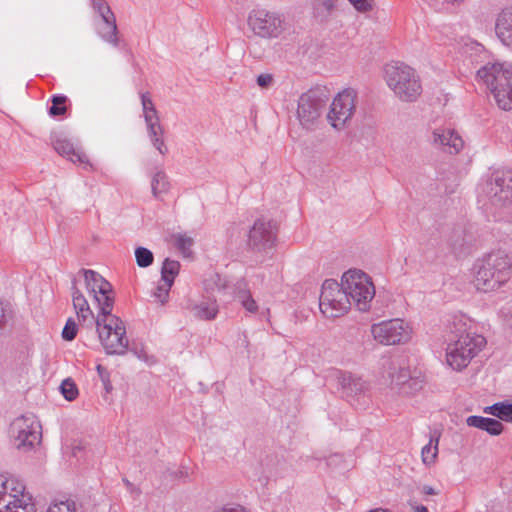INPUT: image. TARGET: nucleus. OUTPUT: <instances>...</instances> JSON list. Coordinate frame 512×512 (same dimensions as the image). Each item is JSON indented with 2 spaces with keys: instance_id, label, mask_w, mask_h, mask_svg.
I'll use <instances>...</instances> for the list:
<instances>
[{
  "instance_id": "21",
  "label": "nucleus",
  "mask_w": 512,
  "mask_h": 512,
  "mask_svg": "<svg viewBox=\"0 0 512 512\" xmlns=\"http://www.w3.org/2000/svg\"><path fill=\"white\" fill-rule=\"evenodd\" d=\"M187 309L192 315L200 320L210 321L216 318L219 312V306L216 299H203L199 302L190 303Z\"/></svg>"
},
{
  "instance_id": "48",
  "label": "nucleus",
  "mask_w": 512,
  "mask_h": 512,
  "mask_svg": "<svg viewBox=\"0 0 512 512\" xmlns=\"http://www.w3.org/2000/svg\"><path fill=\"white\" fill-rule=\"evenodd\" d=\"M419 489H420L421 494H423L424 496H432V495L439 494V491H437L434 487H432L430 485H423Z\"/></svg>"
},
{
  "instance_id": "15",
  "label": "nucleus",
  "mask_w": 512,
  "mask_h": 512,
  "mask_svg": "<svg viewBox=\"0 0 512 512\" xmlns=\"http://www.w3.org/2000/svg\"><path fill=\"white\" fill-rule=\"evenodd\" d=\"M374 339L383 345L405 344L411 339L412 329L402 319H391L371 326Z\"/></svg>"
},
{
  "instance_id": "7",
  "label": "nucleus",
  "mask_w": 512,
  "mask_h": 512,
  "mask_svg": "<svg viewBox=\"0 0 512 512\" xmlns=\"http://www.w3.org/2000/svg\"><path fill=\"white\" fill-rule=\"evenodd\" d=\"M351 304H354L359 311H367L375 296V287L370 277L361 270L350 269L346 271L341 279Z\"/></svg>"
},
{
  "instance_id": "18",
  "label": "nucleus",
  "mask_w": 512,
  "mask_h": 512,
  "mask_svg": "<svg viewBox=\"0 0 512 512\" xmlns=\"http://www.w3.org/2000/svg\"><path fill=\"white\" fill-rule=\"evenodd\" d=\"M431 144L449 154H457L464 147L462 137L450 128H435L431 132Z\"/></svg>"
},
{
  "instance_id": "13",
  "label": "nucleus",
  "mask_w": 512,
  "mask_h": 512,
  "mask_svg": "<svg viewBox=\"0 0 512 512\" xmlns=\"http://www.w3.org/2000/svg\"><path fill=\"white\" fill-rule=\"evenodd\" d=\"M94 26L97 35L106 43L118 48L121 44L116 17L106 0H91Z\"/></svg>"
},
{
  "instance_id": "41",
  "label": "nucleus",
  "mask_w": 512,
  "mask_h": 512,
  "mask_svg": "<svg viewBox=\"0 0 512 512\" xmlns=\"http://www.w3.org/2000/svg\"><path fill=\"white\" fill-rule=\"evenodd\" d=\"M79 392L71 378H66V401H73L77 398Z\"/></svg>"
},
{
  "instance_id": "34",
  "label": "nucleus",
  "mask_w": 512,
  "mask_h": 512,
  "mask_svg": "<svg viewBox=\"0 0 512 512\" xmlns=\"http://www.w3.org/2000/svg\"><path fill=\"white\" fill-rule=\"evenodd\" d=\"M176 248L184 257H189L192 253L191 248L194 244L192 237L185 233H178L173 236Z\"/></svg>"
},
{
  "instance_id": "4",
  "label": "nucleus",
  "mask_w": 512,
  "mask_h": 512,
  "mask_svg": "<svg viewBox=\"0 0 512 512\" xmlns=\"http://www.w3.org/2000/svg\"><path fill=\"white\" fill-rule=\"evenodd\" d=\"M384 78L396 97L404 102L415 101L422 92V86L416 71L403 62H391L385 65Z\"/></svg>"
},
{
  "instance_id": "54",
  "label": "nucleus",
  "mask_w": 512,
  "mask_h": 512,
  "mask_svg": "<svg viewBox=\"0 0 512 512\" xmlns=\"http://www.w3.org/2000/svg\"><path fill=\"white\" fill-rule=\"evenodd\" d=\"M448 4H455V3H461L464 0H444Z\"/></svg>"
},
{
  "instance_id": "3",
  "label": "nucleus",
  "mask_w": 512,
  "mask_h": 512,
  "mask_svg": "<svg viewBox=\"0 0 512 512\" xmlns=\"http://www.w3.org/2000/svg\"><path fill=\"white\" fill-rule=\"evenodd\" d=\"M477 80L493 94L499 108L512 109V65L507 62H488L476 72Z\"/></svg>"
},
{
  "instance_id": "37",
  "label": "nucleus",
  "mask_w": 512,
  "mask_h": 512,
  "mask_svg": "<svg viewBox=\"0 0 512 512\" xmlns=\"http://www.w3.org/2000/svg\"><path fill=\"white\" fill-rule=\"evenodd\" d=\"M135 258L137 265L141 268H146L150 266L154 260L153 253L145 247L136 248Z\"/></svg>"
},
{
  "instance_id": "51",
  "label": "nucleus",
  "mask_w": 512,
  "mask_h": 512,
  "mask_svg": "<svg viewBox=\"0 0 512 512\" xmlns=\"http://www.w3.org/2000/svg\"><path fill=\"white\" fill-rule=\"evenodd\" d=\"M414 512H428V509L423 505H416L414 507Z\"/></svg>"
},
{
  "instance_id": "47",
  "label": "nucleus",
  "mask_w": 512,
  "mask_h": 512,
  "mask_svg": "<svg viewBox=\"0 0 512 512\" xmlns=\"http://www.w3.org/2000/svg\"><path fill=\"white\" fill-rule=\"evenodd\" d=\"M273 77L271 74H260L257 77V84L262 88H267L271 85Z\"/></svg>"
},
{
  "instance_id": "45",
  "label": "nucleus",
  "mask_w": 512,
  "mask_h": 512,
  "mask_svg": "<svg viewBox=\"0 0 512 512\" xmlns=\"http://www.w3.org/2000/svg\"><path fill=\"white\" fill-rule=\"evenodd\" d=\"M66 512H85V510L81 502L66 499Z\"/></svg>"
},
{
  "instance_id": "49",
  "label": "nucleus",
  "mask_w": 512,
  "mask_h": 512,
  "mask_svg": "<svg viewBox=\"0 0 512 512\" xmlns=\"http://www.w3.org/2000/svg\"><path fill=\"white\" fill-rule=\"evenodd\" d=\"M496 411H497V403H494L493 405L487 406L483 409L484 413L490 414L495 417H496Z\"/></svg>"
},
{
  "instance_id": "6",
  "label": "nucleus",
  "mask_w": 512,
  "mask_h": 512,
  "mask_svg": "<svg viewBox=\"0 0 512 512\" xmlns=\"http://www.w3.org/2000/svg\"><path fill=\"white\" fill-rule=\"evenodd\" d=\"M479 202L490 212L509 206L512 203V171H493L481 186Z\"/></svg>"
},
{
  "instance_id": "39",
  "label": "nucleus",
  "mask_w": 512,
  "mask_h": 512,
  "mask_svg": "<svg viewBox=\"0 0 512 512\" xmlns=\"http://www.w3.org/2000/svg\"><path fill=\"white\" fill-rule=\"evenodd\" d=\"M48 112L53 117L64 115V95H54L52 97V105Z\"/></svg>"
},
{
  "instance_id": "12",
  "label": "nucleus",
  "mask_w": 512,
  "mask_h": 512,
  "mask_svg": "<svg viewBox=\"0 0 512 512\" xmlns=\"http://www.w3.org/2000/svg\"><path fill=\"white\" fill-rule=\"evenodd\" d=\"M350 298L346 294L341 283L334 279L323 282L319 298V308L326 317H339L351 307Z\"/></svg>"
},
{
  "instance_id": "44",
  "label": "nucleus",
  "mask_w": 512,
  "mask_h": 512,
  "mask_svg": "<svg viewBox=\"0 0 512 512\" xmlns=\"http://www.w3.org/2000/svg\"><path fill=\"white\" fill-rule=\"evenodd\" d=\"M359 12H367L372 9L370 0H348Z\"/></svg>"
},
{
  "instance_id": "57",
  "label": "nucleus",
  "mask_w": 512,
  "mask_h": 512,
  "mask_svg": "<svg viewBox=\"0 0 512 512\" xmlns=\"http://www.w3.org/2000/svg\"><path fill=\"white\" fill-rule=\"evenodd\" d=\"M61 336L64 338V328L61 331Z\"/></svg>"
},
{
  "instance_id": "9",
  "label": "nucleus",
  "mask_w": 512,
  "mask_h": 512,
  "mask_svg": "<svg viewBox=\"0 0 512 512\" xmlns=\"http://www.w3.org/2000/svg\"><path fill=\"white\" fill-rule=\"evenodd\" d=\"M84 282L87 290L93 295L98 305V313H108L113 310L114 292L112 285L104 279L100 274L93 270H80L71 279V290L75 289V285Z\"/></svg>"
},
{
  "instance_id": "24",
  "label": "nucleus",
  "mask_w": 512,
  "mask_h": 512,
  "mask_svg": "<svg viewBox=\"0 0 512 512\" xmlns=\"http://www.w3.org/2000/svg\"><path fill=\"white\" fill-rule=\"evenodd\" d=\"M66 156L68 159L77 164L79 168L85 171H93L94 165L89 160V157L80 146H74L66 140Z\"/></svg>"
},
{
  "instance_id": "46",
  "label": "nucleus",
  "mask_w": 512,
  "mask_h": 512,
  "mask_svg": "<svg viewBox=\"0 0 512 512\" xmlns=\"http://www.w3.org/2000/svg\"><path fill=\"white\" fill-rule=\"evenodd\" d=\"M6 478L3 475H0V507L9 502V499H11L10 496H7L5 491H3V487L6 482Z\"/></svg>"
},
{
  "instance_id": "36",
  "label": "nucleus",
  "mask_w": 512,
  "mask_h": 512,
  "mask_svg": "<svg viewBox=\"0 0 512 512\" xmlns=\"http://www.w3.org/2000/svg\"><path fill=\"white\" fill-rule=\"evenodd\" d=\"M172 285V281H169V283L161 281L154 289L152 296L162 305L165 304L169 299V292Z\"/></svg>"
},
{
  "instance_id": "16",
  "label": "nucleus",
  "mask_w": 512,
  "mask_h": 512,
  "mask_svg": "<svg viewBox=\"0 0 512 512\" xmlns=\"http://www.w3.org/2000/svg\"><path fill=\"white\" fill-rule=\"evenodd\" d=\"M356 97V91L351 88L344 89L335 96L327 114V119L333 128L342 129L352 118L356 108Z\"/></svg>"
},
{
  "instance_id": "20",
  "label": "nucleus",
  "mask_w": 512,
  "mask_h": 512,
  "mask_svg": "<svg viewBox=\"0 0 512 512\" xmlns=\"http://www.w3.org/2000/svg\"><path fill=\"white\" fill-rule=\"evenodd\" d=\"M495 31L500 41L512 48V6L505 7L498 14Z\"/></svg>"
},
{
  "instance_id": "35",
  "label": "nucleus",
  "mask_w": 512,
  "mask_h": 512,
  "mask_svg": "<svg viewBox=\"0 0 512 512\" xmlns=\"http://www.w3.org/2000/svg\"><path fill=\"white\" fill-rule=\"evenodd\" d=\"M434 439L430 438V441L428 444H426L422 450V460L425 464H432L434 463L437 452H438V438H435V445L433 446Z\"/></svg>"
},
{
  "instance_id": "38",
  "label": "nucleus",
  "mask_w": 512,
  "mask_h": 512,
  "mask_svg": "<svg viewBox=\"0 0 512 512\" xmlns=\"http://www.w3.org/2000/svg\"><path fill=\"white\" fill-rule=\"evenodd\" d=\"M496 417L506 422H512V402H497Z\"/></svg>"
},
{
  "instance_id": "40",
  "label": "nucleus",
  "mask_w": 512,
  "mask_h": 512,
  "mask_svg": "<svg viewBox=\"0 0 512 512\" xmlns=\"http://www.w3.org/2000/svg\"><path fill=\"white\" fill-rule=\"evenodd\" d=\"M51 145L59 155H64V139L62 138V132L53 131L51 134Z\"/></svg>"
},
{
  "instance_id": "31",
  "label": "nucleus",
  "mask_w": 512,
  "mask_h": 512,
  "mask_svg": "<svg viewBox=\"0 0 512 512\" xmlns=\"http://www.w3.org/2000/svg\"><path fill=\"white\" fill-rule=\"evenodd\" d=\"M203 286L208 292H225L229 287L228 280L219 273H211L207 276Z\"/></svg>"
},
{
  "instance_id": "11",
  "label": "nucleus",
  "mask_w": 512,
  "mask_h": 512,
  "mask_svg": "<svg viewBox=\"0 0 512 512\" xmlns=\"http://www.w3.org/2000/svg\"><path fill=\"white\" fill-rule=\"evenodd\" d=\"M382 366L383 377L387 378L390 384L398 388L401 393L409 395L422 388V380L411 375L407 360L404 357L388 358Z\"/></svg>"
},
{
  "instance_id": "5",
  "label": "nucleus",
  "mask_w": 512,
  "mask_h": 512,
  "mask_svg": "<svg viewBox=\"0 0 512 512\" xmlns=\"http://www.w3.org/2000/svg\"><path fill=\"white\" fill-rule=\"evenodd\" d=\"M95 324L100 343L106 354L124 355L128 349L129 340L123 320L109 311L108 313H98Z\"/></svg>"
},
{
  "instance_id": "55",
  "label": "nucleus",
  "mask_w": 512,
  "mask_h": 512,
  "mask_svg": "<svg viewBox=\"0 0 512 512\" xmlns=\"http://www.w3.org/2000/svg\"><path fill=\"white\" fill-rule=\"evenodd\" d=\"M97 370H98V372H99L100 376H102V373H103V371H104V368H103L101 365H98V366H97Z\"/></svg>"
},
{
  "instance_id": "53",
  "label": "nucleus",
  "mask_w": 512,
  "mask_h": 512,
  "mask_svg": "<svg viewBox=\"0 0 512 512\" xmlns=\"http://www.w3.org/2000/svg\"><path fill=\"white\" fill-rule=\"evenodd\" d=\"M324 6H325L328 10H330V9L333 7V3H332V1L327 0V1H325V2H324Z\"/></svg>"
},
{
  "instance_id": "10",
  "label": "nucleus",
  "mask_w": 512,
  "mask_h": 512,
  "mask_svg": "<svg viewBox=\"0 0 512 512\" xmlns=\"http://www.w3.org/2000/svg\"><path fill=\"white\" fill-rule=\"evenodd\" d=\"M247 24L253 34L261 39H277L285 30L284 17L280 13L261 7L249 12Z\"/></svg>"
},
{
  "instance_id": "28",
  "label": "nucleus",
  "mask_w": 512,
  "mask_h": 512,
  "mask_svg": "<svg viewBox=\"0 0 512 512\" xmlns=\"http://www.w3.org/2000/svg\"><path fill=\"white\" fill-rule=\"evenodd\" d=\"M170 189L168 176L163 170H157L151 178V191L155 198L159 199Z\"/></svg>"
},
{
  "instance_id": "8",
  "label": "nucleus",
  "mask_w": 512,
  "mask_h": 512,
  "mask_svg": "<svg viewBox=\"0 0 512 512\" xmlns=\"http://www.w3.org/2000/svg\"><path fill=\"white\" fill-rule=\"evenodd\" d=\"M40 421L33 413L16 417L10 424L9 434L14 447L20 452H29L39 445L42 437Z\"/></svg>"
},
{
  "instance_id": "26",
  "label": "nucleus",
  "mask_w": 512,
  "mask_h": 512,
  "mask_svg": "<svg viewBox=\"0 0 512 512\" xmlns=\"http://www.w3.org/2000/svg\"><path fill=\"white\" fill-rule=\"evenodd\" d=\"M3 488V491L6 492L5 494L11 497V499H9L11 504L20 501L23 496L30 495V493L26 492L24 483L15 476L7 477Z\"/></svg>"
},
{
  "instance_id": "43",
  "label": "nucleus",
  "mask_w": 512,
  "mask_h": 512,
  "mask_svg": "<svg viewBox=\"0 0 512 512\" xmlns=\"http://www.w3.org/2000/svg\"><path fill=\"white\" fill-rule=\"evenodd\" d=\"M10 319V312L4 303L0 300V332H2Z\"/></svg>"
},
{
  "instance_id": "14",
  "label": "nucleus",
  "mask_w": 512,
  "mask_h": 512,
  "mask_svg": "<svg viewBox=\"0 0 512 512\" xmlns=\"http://www.w3.org/2000/svg\"><path fill=\"white\" fill-rule=\"evenodd\" d=\"M326 102V96L318 90H309L300 96L297 106V119L302 128L309 131L317 128Z\"/></svg>"
},
{
  "instance_id": "42",
  "label": "nucleus",
  "mask_w": 512,
  "mask_h": 512,
  "mask_svg": "<svg viewBox=\"0 0 512 512\" xmlns=\"http://www.w3.org/2000/svg\"><path fill=\"white\" fill-rule=\"evenodd\" d=\"M78 332V326L72 318L66 320V341H72Z\"/></svg>"
},
{
  "instance_id": "29",
  "label": "nucleus",
  "mask_w": 512,
  "mask_h": 512,
  "mask_svg": "<svg viewBox=\"0 0 512 512\" xmlns=\"http://www.w3.org/2000/svg\"><path fill=\"white\" fill-rule=\"evenodd\" d=\"M0 512H36L32 495L23 496L17 503L7 502L0 507Z\"/></svg>"
},
{
  "instance_id": "25",
  "label": "nucleus",
  "mask_w": 512,
  "mask_h": 512,
  "mask_svg": "<svg viewBox=\"0 0 512 512\" xmlns=\"http://www.w3.org/2000/svg\"><path fill=\"white\" fill-rule=\"evenodd\" d=\"M235 297L240 301L241 305L250 313L258 310L256 301L252 298L245 280H238L234 286Z\"/></svg>"
},
{
  "instance_id": "30",
  "label": "nucleus",
  "mask_w": 512,
  "mask_h": 512,
  "mask_svg": "<svg viewBox=\"0 0 512 512\" xmlns=\"http://www.w3.org/2000/svg\"><path fill=\"white\" fill-rule=\"evenodd\" d=\"M147 132L153 147H155L161 155H166L168 148L163 139L164 130L161 124L147 126Z\"/></svg>"
},
{
  "instance_id": "2",
  "label": "nucleus",
  "mask_w": 512,
  "mask_h": 512,
  "mask_svg": "<svg viewBox=\"0 0 512 512\" xmlns=\"http://www.w3.org/2000/svg\"><path fill=\"white\" fill-rule=\"evenodd\" d=\"M511 269V259L504 251L488 253L474 264V286L479 291H494L510 279Z\"/></svg>"
},
{
  "instance_id": "17",
  "label": "nucleus",
  "mask_w": 512,
  "mask_h": 512,
  "mask_svg": "<svg viewBox=\"0 0 512 512\" xmlns=\"http://www.w3.org/2000/svg\"><path fill=\"white\" fill-rule=\"evenodd\" d=\"M276 242V227L270 220L257 219L248 233L247 244L255 253H267Z\"/></svg>"
},
{
  "instance_id": "23",
  "label": "nucleus",
  "mask_w": 512,
  "mask_h": 512,
  "mask_svg": "<svg viewBox=\"0 0 512 512\" xmlns=\"http://www.w3.org/2000/svg\"><path fill=\"white\" fill-rule=\"evenodd\" d=\"M466 424L469 427H474L486 431L492 436H498L504 430V426L499 420L478 415H471L467 417Z\"/></svg>"
},
{
  "instance_id": "52",
  "label": "nucleus",
  "mask_w": 512,
  "mask_h": 512,
  "mask_svg": "<svg viewBox=\"0 0 512 512\" xmlns=\"http://www.w3.org/2000/svg\"><path fill=\"white\" fill-rule=\"evenodd\" d=\"M59 392L64 396V380H62L58 386Z\"/></svg>"
},
{
  "instance_id": "1",
  "label": "nucleus",
  "mask_w": 512,
  "mask_h": 512,
  "mask_svg": "<svg viewBox=\"0 0 512 512\" xmlns=\"http://www.w3.org/2000/svg\"><path fill=\"white\" fill-rule=\"evenodd\" d=\"M451 337L446 348V362L455 371H462L486 346L483 335L467 330L463 316H453L447 326Z\"/></svg>"
},
{
  "instance_id": "33",
  "label": "nucleus",
  "mask_w": 512,
  "mask_h": 512,
  "mask_svg": "<svg viewBox=\"0 0 512 512\" xmlns=\"http://www.w3.org/2000/svg\"><path fill=\"white\" fill-rule=\"evenodd\" d=\"M179 271H180V263L176 260H171L169 258H166L163 261V264L161 267V281H166L168 283H169V281H172V284H173L176 276L179 274Z\"/></svg>"
},
{
  "instance_id": "50",
  "label": "nucleus",
  "mask_w": 512,
  "mask_h": 512,
  "mask_svg": "<svg viewBox=\"0 0 512 512\" xmlns=\"http://www.w3.org/2000/svg\"><path fill=\"white\" fill-rule=\"evenodd\" d=\"M64 504V502L60 503H53L49 506L47 512H63L61 509V505Z\"/></svg>"
},
{
  "instance_id": "32",
  "label": "nucleus",
  "mask_w": 512,
  "mask_h": 512,
  "mask_svg": "<svg viewBox=\"0 0 512 512\" xmlns=\"http://www.w3.org/2000/svg\"><path fill=\"white\" fill-rule=\"evenodd\" d=\"M89 441L87 437L73 439L70 444V457L77 462L82 461L88 454Z\"/></svg>"
},
{
  "instance_id": "19",
  "label": "nucleus",
  "mask_w": 512,
  "mask_h": 512,
  "mask_svg": "<svg viewBox=\"0 0 512 512\" xmlns=\"http://www.w3.org/2000/svg\"><path fill=\"white\" fill-rule=\"evenodd\" d=\"M336 378L338 385L347 398H354L363 393L367 388L366 383L360 377L354 376L347 371H338Z\"/></svg>"
},
{
  "instance_id": "22",
  "label": "nucleus",
  "mask_w": 512,
  "mask_h": 512,
  "mask_svg": "<svg viewBox=\"0 0 512 512\" xmlns=\"http://www.w3.org/2000/svg\"><path fill=\"white\" fill-rule=\"evenodd\" d=\"M72 303L77 316V319L83 325H92L93 321H95L94 315L88 301L86 298L79 292L77 286L75 285V289L72 290Z\"/></svg>"
},
{
  "instance_id": "56",
  "label": "nucleus",
  "mask_w": 512,
  "mask_h": 512,
  "mask_svg": "<svg viewBox=\"0 0 512 512\" xmlns=\"http://www.w3.org/2000/svg\"><path fill=\"white\" fill-rule=\"evenodd\" d=\"M123 481H124L125 485L131 486V483L127 479H124Z\"/></svg>"
},
{
  "instance_id": "27",
  "label": "nucleus",
  "mask_w": 512,
  "mask_h": 512,
  "mask_svg": "<svg viewBox=\"0 0 512 512\" xmlns=\"http://www.w3.org/2000/svg\"><path fill=\"white\" fill-rule=\"evenodd\" d=\"M141 104L143 110V117L147 126L160 124L158 112L154 106V103L148 93L141 94Z\"/></svg>"
}]
</instances>
